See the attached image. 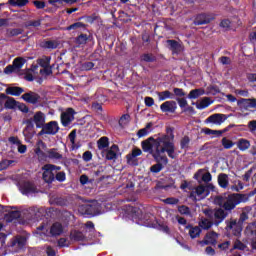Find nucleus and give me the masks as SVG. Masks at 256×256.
I'll list each match as a JSON object with an SVG mask.
<instances>
[{
    "label": "nucleus",
    "instance_id": "1",
    "mask_svg": "<svg viewBox=\"0 0 256 256\" xmlns=\"http://www.w3.org/2000/svg\"><path fill=\"white\" fill-rule=\"evenodd\" d=\"M172 127L166 128V133L155 139V152L153 153L154 161H169L170 159H177V152H175V134ZM167 153V155H165Z\"/></svg>",
    "mask_w": 256,
    "mask_h": 256
},
{
    "label": "nucleus",
    "instance_id": "2",
    "mask_svg": "<svg viewBox=\"0 0 256 256\" xmlns=\"http://www.w3.org/2000/svg\"><path fill=\"white\" fill-rule=\"evenodd\" d=\"M34 153L36 157H38L39 161H45L46 159H54L56 161H59L63 159V154L59 153V149L57 148H47V144L43 142V140H38L35 148Z\"/></svg>",
    "mask_w": 256,
    "mask_h": 256
},
{
    "label": "nucleus",
    "instance_id": "3",
    "mask_svg": "<svg viewBox=\"0 0 256 256\" xmlns=\"http://www.w3.org/2000/svg\"><path fill=\"white\" fill-rule=\"evenodd\" d=\"M244 201H247V196L241 194H231L221 202V205L225 211H233V209H235L239 203H244Z\"/></svg>",
    "mask_w": 256,
    "mask_h": 256
},
{
    "label": "nucleus",
    "instance_id": "4",
    "mask_svg": "<svg viewBox=\"0 0 256 256\" xmlns=\"http://www.w3.org/2000/svg\"><path fill=\"white\" fill-rule=\"evenodd\" d=\"M59 123L57 121H50L44 124V127L38 132V137H43V135H56L59 133Z\"/></svg>",
    "mask_w": 256,
    "mask_h": 256
},
{
    "label": "nucleus",
    "instance_id": "5",
    "mask_svg": "<svg viewBox=\"0 0 256 256\" xmlns=\"http://www.w3.org/2000/svg\"><path fill=\"white\" fill-rule=\"evenodd\" d=\"M119 151V145L113 144L111 147L103 150L101 154L106 161H115L119 157Z\"/></svg>",
    "mask_w": 256,
    "mask_h": 256
},
{
    "label": "nucleus",
    "instance_id": "6",
    "mask_svg": "<svg viewBox=\"0 0 256 256\" xmlns=\"http://www.w3.org/2000/svg\"><path fill=\"white\" fill-rule=\"evenodd\" d=\"M61 169L60 167H55L54 165L48 164L43 167L42 177L46 183H51L55 179V173Z\"/></svg>",
    "mask_w": 256,
    "mask_h": 256
},
{
    "label": "nucleus",
    "instance_id": "7",
    "mask_svg": "<svg viewBox=\"0 0 256 256\" xmlns=\"http://www.w3.org/2000/svg\"><path fill=\"white\" fill-rule=\"evenodd\" d=\"M60 121L63 127H69L75 121V109L67 108L65 112L61 113Z\"/></svg>",
    "mask_w": 256,
    "mask_h": 256
},
{
    "label": "nucleus",
    "instance_id": "8",
    "mask_svg": "<svg viewBox=\"0 0 256 256\" xmlns=\"http://www.w3.org/2000/svg\"><path fill=\"white\" fill-rule=\"evenodd\" d=\"M21 99L26 103H30V105H37V103H41V95L37 92L29 91L24 93L21 96Z\"/></svg>",
    "mask_w": 256,
    "mask_h": 256
},
{
    "label": "nucleus",
    "instance_id": "9",
    "mask_svg": "<svg viewBox=\"0 0 256 256\" xmlns=\"http://www.w3.org/2000/svg\"><path fill=\"white\" fill-rule=\"evenodd\" d=\"M227 121V115L216 113L210 115L206 120L205 123H213L214 125H221L222 123H225Z\"/></svg>",
    "mask_w": 256,
    "mask_h": 256
},
{
    "label": "nucleus",
    "instance_id": "10",
    "mask_svg": "<svg viewBox=\"0 0 256 256\" xmlns=\"http://www.w3.org/2000/svg\"><path fill=\"white\" fill-rule=\"evenodd\" d=\"M141 147H142V151H144V153H150V155H152V157H153V153H155V151H153V147H155V139L153 138V136L142 141Z\"/></svg>",
    "mask_w": 256,
    "mask_h": 256
},
{
    "label": "nucleus",
    "instance_id": "11",
    "mask_svg": "<svg viewBox=\"0 0 256 256\" xmlns=\"http://www.w3.org/2000/svg\"><path fill=\"white\" fill-rule=\"evenodd\" d=\"M162 113H175L177 111V102L173 100L166 101L160 105Z\"/></svg>",
    "mask_w": 256,
    "mask_h": 256
},
{
    "label": "nucleus",
    "instance_id": "12",
    "mask_svg": "<svg viewBox=\"0 0 256 256\" xmlns=\"http://www.w3.org/2000/svg\"><path fill=\"white\" fill-rule=\"evenodd\" d=\"M217 239H219V234H217L215 232H209L204 237V240L199 241L198 243L202 246L203 245H215V243H217Z\"/></svg>",
    "mask_w": 256,
    "mask_h": 256
},
{
    "label": "nucleus",
    "instance_id": "13",
    "mask_svg": "<svg viewBox=\"0 0 256 256\" xmlns=\"http://www.w3.org/2000/svg\"><path fill=\"white\" fill-rule=\"evenodd\" d=\"M45 113L41 112V111H38L34 114L33 116V121H34V124L36 126V129H43V127L45 126Z\"/></svg>",
    "mask_w": 256,
    "mask_h": 256
},
{
    "label": "nucleus",
    "instance_id": "14",
    "mask_svg": "<svg viewBox=\"0 0 256 256\" xmlns=\"http://www.w3.org/2000/svg\"><path fill=\"white\" fill-rule=\"evenodd\" d=\"M213 21V18L206 13L196 15L194 19V25H209Z\"/></svg>",
    "mask_w": 256,
    "mask_h": 256
},
{
    "label": "nucleus",
    "instance_id": "15",
    "mask_svg": "<svg viewBox=\"0 0 256 256\" xmlns=\"http://www.w3.org/2000/svg\"><path fill=\"white\" fill-rule=\"evenodd\" d=\"M192 195L195 197L196 201H201V199H205V197L209 195V191H207L205 186H198L192 192Z\"/></svg>",
    "mask_w": 256,
    "mask_h": 256
},
{
    "label": "nucleus",
    "instance_id": "16",
    "mask_svg": "<svg viewBox=\"0 0 256 256\" xmlns=\"http://www.w3.org/2000/svg\"><path fill=\"white\" fill-rule=\"evenodd\" d=\"M41 49H48L49 51H53L59 47V41L57 40H43L40 42Z\"/></svg>",
    "mask_w": 256,
    "mask_h": 256
},
{
    "label": "nucleus",
    "instance_id": "17",
    "mask_svg": "<svg viewBox=\"0 0 256 256\" xmlns=\"http://www.w3.org/2000/svg\"><path fill=\"white\" fill-rule=\"evenodd\" d=\"M201 178L204 183H209V181H211V173L205 172V170H199L194 175V179H197V181H199V179Z\"/></svg>",
    "mask_w": 256,
    "mask_h": 256
},
{
    "label": "nucleus",
    "instance_id": "18",
    "mask_svg": "<svg viewBox=\"0 0 256 256\" xmlns=\"http://www.w3.org/2000/svg\"><path fill=\"white\" fill-rule=\"evenodd\" d=\"M21 93H25V89L19 87V86H12L8 87L6 89V94L7 95H12L13 97H19Z\"/></svg>",
    "mask_w": 256,
    "mask_h": 256
},
{
    "label": "nucleus",
    "instance_id": "19",
    "mask_svg": "<svg viewBox=\"0 0 256 256\" xmlns=\"http://www.w3.org/2000/svg\"><path fill=\"white\" fill-rule=\"evenodd\" d=\"M167 44L169 45V49L173 54L177 55L181 53V44H179L177 40H167Z\"/></svg>",
    "mask_w": 256,
    "mask_h": 256
},
{
    "label": "nucleus",
    "instance_id": "20",
    "mask_svg": "<svg viewBox=\"0 0 256 256\" xmlns=\"http://www.w3.org/2000/svg\"><path fill=\"white\" fill-rule=\"evenodd\" d=\"M97 147L99 151H105V149L109 148V137L103 136L97 140Z\"/></svg>",
    "mask_w": 256,
    "mask_h": 256
},
{
    "label": "nucleus",
    "instance_id": "21",
    "mask_svg": "<svg viewBox=\"0 0 256 256\" xmlns=\"http://www.w3.org/2000/svg\"><path fill=\"white\" fill-rule=\"evenodd\" d=\"M202 95H205V90L203 88H196L189 92L187 99H199Z\"/></svg>",
    "mask_w": 256,
    "mask_h": 256
},
{
    "label": "nucleus",
    "instance_id": "22",
    "mask_svg": "<svg viewBox=\"0 0 256 256\" xmlns=\"http://www.w3.org/2000/svg\"><path fill=\"white\" fill-rule=\"evenodd\" d=\"M61 233H63V225H61V223H54L50 228V235L57 237V235H61Z\"/></svg>",
    "mask_w": 256,
    "mask_h": 256
},
{
    "label": "nucleus",
    "instance_id": "23",
    "mask_svg": "<svg viewBox=\"0 0 256 256\" xmlns=\"http://www.w3.org/2000/svg\"><path fill=\"white\" fill-rule=\"evenodd\" d=\"M158 101H166V99H175V94L169 90L157 92Z\"/></svg>",
    "mask_w": 256,
    "mask_h": 256
},
{
    "label": "nucleus",
    "instance_id": "24",
    "mask_svg": "<svg viewBox=\"0 0 256 256\" xmlns=\"http://www.w3.org/2000/svg\"><path fill=\"white\" fill-rule=\"evenodd\" d=\"M27 245V239L25 237H17L12 243V247H16L17 251L23 249Z\"/></svg>",
    "mask_w": 256,
    "mask_h": 256
},
{
    "label": "nucleus",
    "instance_id": "25",
    "mask_svg": "<svg viewBox=\"0 0 256 256\" xmlns=\"http://www.w3.org/2000/svg\"><path fill=\"white\" fill-rule=\"evenodd\" d=\"M93 37L87 34H80L75 38V42L77 45H87V41H91Z\"/></svg>",
    "mask_w": 256,
    "mask_h": 256
},
{
    "label": "nucleus",
    "instance_id": "26",
    "mask_svg": "<svg viewBox=\"0 0 256 256\" xmlns=\"http://www.w3.org/2000/svg\"><path fill=\"white\" fill-rule=\"evenodd\" d=\"M143 155V151L140 148L134 147L132 151L126 155L127 161H133L136 157Z\"/></svg>",
    "mask_w": 256,
    "mask_h": 256
},
{
    "label": "nucleus",
    "instance_id": "27",
    "mask_svg": "<svg viewBox=\"0 0 256 256\" xmlns=\"http://www.w3.org/2000/svg\"><path fill=\"white\" fill-rule=\"evenodd\" d=\"M237 147L240 151H247L251 147V142L245 138H241L237 142Z\"/></svg>",
    "mask_w": 256,
    "mask_h": 256
},
{
    "label": "nucleus",
    "instance_id": "28",
    "mask_svg": "<svg viewBox=\"0 0 256 256\" xmlns=\"http://www.w3.org/2000/svg\"><path fill=\"white\" fill-rule=\"evenodd\" d=\"M20 191L23 195H29V193H33L35 191V187L33 184L26 182L20 187Z\"/></svg>",
    "mask_w": 256,
    "mask_h": 256
},
{
    "label": "nucleus",
    "instance_id": "29",
    "mask_svg": "<svg viewBox=\"0 0 256 256\" xmlns=\"http://www.w3.org/2000/svg\"><path fill=\"white\" fill-rule=\"evenodd\" d=\"M37 65H39L43 69H47V67H50L51 65V57L43 56L42 58H38Z\"/></svg>",
    "mask_w": 256,
    "mask_h": 256
},
{
    "label": "nucleus",
    "instance_id": "30",
    "mask_svg": "<svg viewBox=\"0 0 256 256\" xmlns=\"http://www.w3.org/2000/svg\"><path fill=\"white\" fill-rule=\"evenodd\" d=\"M237 105L240 107V109H251V101L250 98H241L237 100Z\"/></svg>",
    "mask_w": 256,
    "mask_h": 256
},
{
    "label": "nucleus",
    "instance_id": "31",
    "mask_svg": "<svg viewBox=\"0 0 256 256\" xmlns=\"http://www.w3.org/2000/svg\"><path fill=\"white\" fill-rule=\"evenodd\" d=\"M192 105H195V102H192ZM211 105V99L209 97H205L200 101V103H196V109H207Z\"/></svg>",
    "mask_w": 256,
    "mask_h": 256
},
{
    "label": "nucleus",
    "instance_id": "32",
    "mask_svg": "<svg viewBox=\"0 0 256 256\" xmlns=\"http://www.w3.org/2000/svg\"><path fill=\"white\" fill-rule=\"evenodd\" d=\"M218 183L220 187H222L223 189H226V187L229 186V177H227L226 174H220L218 176Z\"/></svg>",
    "mask_w": 256,
    "mask_h": 256
},
{
    "label": "nucleus",
    "instance_id": "33",
    "mask_svg": "<svg viewBox=\"0 0 256 256\" xmlns=\"http://www.w3.org/2000/svg\"><path fill=\"white\" fill-rule=\"evenodd\" d=\"M17 100H15V98L13 97H9L8 99H6L5 103H4V108L5 109H15V107H17Z\"/></svg>",
    "mask_w": 256,
    "mask_h": 256
},
{
    "label": "nucleus",
    "instance_id": "34",
    "mask_svg": "<svg viewBox=\"0 0 256 256\" xmlns=\"http://www.w3.org/2000/svg\"><path fill=\"white\" fill-rule=\"evenodd\" d=\"M228 229L234 230V235H241V231H243L241 224H237V221L230 222Z\"/></svg>",
    "mask_w": 256,
    "mask_h": 256
},
{
    "label": "nucleus",
    "instance_id": "35",
    "mask_svg": "<svg viewBox=\"0 0 256 256\" xmlns=\"http://www.w3.org/2000/svg\"><path fill=\"white\" fill-rule=\"evenodd\" d=\"M29 3V0H8L7 4L12 7H25Z\"/></svg>",
    "mask_w": 256,
    "mask_h": 256
},
{
    "label": "nucleus",
    "instance_id": "36",
    "mask_svg": "<svg viewBox=\"0 0 256 256\" xmlns=\"http://www.w3.org/2000/svg\"><path fill=\"white\" fill-rule=\"evenodd\" d=\"M225 217H227V213H225L224 209H217L214 212V218L217 219L219 221V223H221V221H223V219H225Z\"/></svg>",
    "mask_w": 256,
    "mask_h": 256
},
{
    "label": "nucleus",
    "instance_id": "37",
    "mask_svg": "<svg viewBox=\"0 0 256 256\" xmlns=\"http://www.w3.org/2000/svg\"><path fill=\"white\" fill-rule=\"evenodd\" d=\"M27 63V60L23 57H18L13 60V65L15 69H22L23 66Z\"/></svg>",
    "mask_w": 256,
    "mask_h": 256
},
{
    "label": "nucleus",
    "instance_id": "38",
    "mask_svg": "<svg viewBox=\"0 0 256 256\" xmlns=\"http://www.w3.org/2000/svg\"><path fill=\"white\" fill-rule=\"evenodd\" d=\"M189 235L191 239H197L201 235V228L195 226L189 228Z\"/></svg>",
    "mask_w": 256,
    "mask_h": 256
},
{
    "label": "nucleus",
    "instance_id": "39",
    "mask_svg": "<svg viewBox=\"0 0 256 256\" xmlns=\"http://www.w3.org/2000/svg\"><path fill=\"white\" fill-rule=\"evenodd\" d=\"M140 59H141V61H144L145 63H155V61H157V58L155 57V55L149 54V53L143 54L140 57Z\"/></svg>",
    "mask_w": 256,
    "mask_h": 256
},
{
    "label": "nucleus",
    "instance_id": "40",
    "mask_svg": "<svg viewBox=\"0 0 256 256\" xmlns=\"http://www.w3.org/2000/svg\"><path fill=\"white\" fill-rule=\"evenodd\" d=\"M23 28H12L8 29V37H18V35H23Z\"/></svg>",
    "mask_w": 256,
    "mask_h": 256
},
{
    "label": "nucleus",
    "instance_id": "41",
    "mask_svg": "<svg viewBox=\"0 0 256 256\" xmlns=\"http://www.w3.org/2000/svg\"><path fill=\"white\" fill-rule=\"evenodd\" d=\"M245 233L248 237H253L256 235V224L252 223L249 224L246 229H245Z\"/></svg>",
    "mask_w": 256,
    "mask_h": 256
},
{
    "label": "nucleus",
    "instance_id": "42",
    "mask_svg": "<svg viewBox=\"0 0 256 256\" xmlns=\"http://www.w3.org/2000/svg\"><path fill=\"white\" fill-rule=\"evenodd\" d=\"M25 124L26 128L24 129L23 133L25 137H29V134H26V131L29 129L33 130L35 128V122L30 118L25 121Z\"/></svg>",
    "mask_w": 256,
    "mask_h": 256
},
{
    "label": "nucleus",
    "instance_id": "43",
    "mask_svg": "<svg viewBox=\"0 0 256 256\" xmlns=\"http://www.w3.org/2000/svg\"><path fill=\"white\" fill-rule=\"evenodd\" d=\"M85 28V24L83 22H75L66 28L67 31H75L77 29Z\"/></svg>",
    "mask_w": 256,
    "mask_h": 256
},
{
    "label": "nucleus",
    "instance_id": "44",
    "mask_svg": "<svg viewBox=\"0 0 256 256\" xmlns=\"http://www.w3.org/2000/svg\"><path fill=\"white\" fill-rule=\"evenodd\" d=\"M42 21H43L42 19L30 20L25 23V27H26V29H29V27H39L41 25Z\"/></svg>",
    "mask_w": 256,
    "mask_h": 256
},
{
    "label": "nucleus",
    "instance_id": "45",
    "mask_svg": "<svg viewBox=\"0 0 256 256\" xmlns=\"http://www.w3.org/2000/svg\"><path fill=\"white\" fill-rule=\"evenodd\" d=\"M203 133H205V135H216L217 137H221V135H223L221 130H212L210 128H204Z\"/></svg>",
    "mask_w": 256,
    "mask_h": 256
},
{
    "label": "nucleus",
    "instance_id": "46",
    "mask_svg": "<svg viewBox=\"0 0 256 256\" xmlns=\"http://www.w3.org/2000/svg\"><path fill=\"white\" fill-rule=\"evenodd\" d=\"M189 143H191L189 136H184L180 141L181 149H189Z\"/></svg>",
    "mask_w": 256,
    "mask_h": 256
},
{
    "label": "nucleus",
    "instance_id": "47",
    "mask_svg": "<svg viewBox=\"0 0 256 256\" xmlns=\"http://www.w3.org/2000/svg\"><path fill=\"white\" fill-rule=\"evenodd\" d=\"M131 120V115L129 114H123L120 119H119V125L120 127H123V125H127V123H129V121Z\"/></svg>",
    "mask_w": 256,
    "mask_h": 256
},
{
    "label": "nucleus",
    "instance_id": "48",
    "mask_svg": "<svg viewBox=\"0 0 256 256\" xmlns=\"http://www.w3.org/2000/svg\"><path fill=\"white\" fill-rule=\"evenodd\" d=\"M212 225L213 222L209 221L208 219H202L201 222L199 223L201 229H211Z\"/></svg>",
    "mask_w": 256,
    "mask_h": 256
},
{
    "label": "nucleus",
    "instance_id": "49",
    "mask_svg": "<svg viewBox=\"0 0 256 256\" xmlns=\"http://www.w3.org/2000/svg\"><path fill=\"white\" fill-rule=\"evenodd\" d=\"M70 237L73 241H83V233L81 232L74 231L71 233Z\"/></svg>",
    "mask_w": 256,
    "mask_h": 256
},
{
    "label": "nucleus",
    "instance_id": "50",
    "mask_svg": "<svg viewBox=\"0 0 256 256\" xmlns=\"http://www.w3.org/2000/svg\"><path fill=\"white\" fill-rule=\"evenodd\" d=\"M173 95H174V99L175 97H185L186 93L183 90V88H174L173 89Z\"/></svg>",
    "mask_w": 256,
    "mask_h": 256
},
{
    "label": "nucleus",
    "instance_id": "51",
    "mask_svg": "<svg viewBox=\"0 0 256 256\" xmlns=\"http://www.w3.org/2000/svg\"><path fill=\"white\" fill-rule=\"evenodd\" d=\"M222 145H223L224 149H231V147H233V141H231L227 138H223Z\"/></svg>",
    "mask_w": 256,
    "mask_h": 256
},
{
    "label": "nucleus",
    "instance_id": "52",
    "mask_svg": "<svg viewBox=\"0 0 256 256\" xmlns=\"http://www.w3.org/2000/svg\"><path fill=\"white\" fill-rule=\"evenodd\" d=\"M144 103L146 107H153L155 105V99H153V97L147 96L144 98Z\"/></svg>",
    "mask_w": 256,
    "mask_h": 256
},
{
    "label": "nucleus",
    "instance_id": "53",
    "mask_svg": "<svg viewBox=\"0 0 256 256\" xmlns=\"http://www.w3.org/2000/svg\"><path fill=\"white\" fill-rule=\"evenodd\" d=\"M8 141L11 145H21V140L17 136H11L8 138Z\"/></svg>",
    "mask_w": 256,
    "mask_h": 256
},
{
    "label": "nucleus",
    "instance_id": "54",
    "mask_svg": "<svg viewBox=\"0 0 256 256\" xmlns=\"http://www.w3.org/2000/svg\"><path fill=\"white\" fill-rule=\"evenodd\" d=\"M68 138L70 140V143L72 145H75V139L77 138V130L76 129L72 130L68 135Z\"/></svg>",
    "mask_w": 256,
    "mask_h": 256
},
{
    "label": "nucleus",
    "instance_id": "55",
    "mask_svg": "<svg viewBox=\"0 0 256 256\" xmlns=\"http://www.w3.org/2000/svg\"><path fill=\"white\" fill-rule=\"evenodd\" d=\"M176 101H177L180 109H185V107H187V99H185V98H176Z\"/></svg>",
    "mask_w": 256,
    "mask_h": 256
},
{
    "label": "nucleus",
    "instance_id": "56",
    "mask_svg": "<svg viewBox=\"0 0 256 256\" xmlns=\"http://www.w3.org/2000/svg\"><path fill=\"white\" fill-rule=\"evenodd\" d=\"M33 5L36 7V9H45L46 7L45 1H39V0L33 1Z\"/></svg>",
    "mask_w": 256,
    "mask_h": 256
},
{
    "label": "nucleus",
    "instance_id": "57",
    "mask_svg": "<svg viewBox=\"0 0 256 256\" xmlns=\"http://www.w3.org/2000/svg\"><path fill=\"white\" fill-rule=\"evenodd\" d=\"M164 203H166L167 205H177V203H179V199L177 198H167L164 200Z\"/></svg>",
    "mask_w": 256,
    "mask_h": 256
},
{
    "label": "nucleus",
    "instance_id": "58",
    "mask_svg": "<svg viewBox=\"0 0 256 256\" xmlns=\"http://www.w3.org/2000/svg\"><path fill=\"white\" fill-rule=\"evenodd\" d=\"M220 27H222V29H229V27H231V21L229 19H224L220 22Z\"/></svg>",
    "mask_w": 256,
    "mask_h": 256
},
{
    "label": "nucleus",
    "instance_id": "59",
    "mask_svg": "<svg viewBox=\"0 0 256 256\" xmlns=\"http://www.w3.org/2000/svg\"><path fill=\"white\" fill-rule=\"evenodd\" d=\"M248 129H249L250 133H255V131H256V120H252V121L248 122Z\"/></svg>",
    "mask_w": 256,
    "mask_h": 256
},
{
    "label": "nucleus",
    "instance_id": "60",
    "mask_svg": "<svg viewBox=\"0 0 256 256\" xmlns=\"http://www.w3.org/2000/svg\"><path fill=\"white\" fill-rule=\"evenodd\" d=\"M18 109L22 113H29V107L25 103H18Z\"/></svg>",
    "mask_w": 256,
    "mask_h": 256
},
{
    "label": "nucleus",
    "instance_id": "61",
    "mask_svg": "<svg viewBox=\"0 0 256 256\" xmlns=\"http://www.w3.org/2000/svg\"><path fill=\"white\" fill-rule=\"evenodd\" d=\"M178 211H179V213H181V215H189V213H190L189 207H187V206H179Z\"/></svg>",
    "mask_w": 256,
    "mask_h": 256
},
{
    "label": "nucleus",
    "instance_id": "62",
    "mask_svg": "<svg viewBox=\"0 0 256 256\" xmlns=\"http://www.w3.org/2000/svg\"><path fill=\"white\" fill-rule=\"evenodd\" d=\"M82 158L84 161H91L93 159V153H91V151H86L83 153Z\"/></svg>",
    "mask_w": 256,
    "mask_h": 256
},
{
    "label": "nucleus",
    "instance_id": "63",
    "mask_svg": "<svg viewBox=\"0 0 256 256\" xmlns=\"http://www.w3.org/2000/svg\"><path fill=\"white\" fill-rule=\"evenodd\" d=\"M163 169V165L161 163H157L151 167L152 173H159Z\"/></svg>",
    "mask_w": 256,
    "mask_h": 256
},
{
    "label": "nucleus",
    "instance_id": "64",
    "mask_svg": "<svg viewBox=\"0 0 256 256\" xmlns=\"http://www.w3.org/2000/svg\"><path fill=\"white\" fill-rule=\"evenodd\" d=\"M247 79L249 83H256V73L247 74Z\"/></svg>",
    "mask_w": 256,
    "mask_h": 256
}]
</instances>
